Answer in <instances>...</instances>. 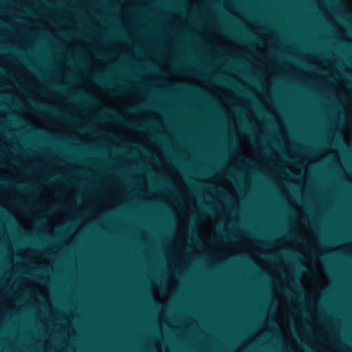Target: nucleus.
I'll use <instances>...</instances> for the list:
<instances>
[{"label":"nucleus","instance_id":"f257e3e1","mask_svg":"<svg viewBox=\"0 0 352 352\" xmlns=\"http://www.w3.org/2000/svg\"><path fill=\"white\" fill-rule=\"evenodd\" d=\"M117 120L118 122H120L122 124H124L126 126H130L131 128H133V129H143L144 128V126L138 125L135 122L125 120L121 118L120 117H117Z\"/></svg>","mask_w":352,"mask_h":352},{"label":"nucleus","instance_id":"f03ea898","mask_svg":"<svg viewBox=\"0 0 352 352\" xmlns=\"http://www.w3.org/2000/svg\"><path fill=\"white\" fill-rule=\"evenodd\" d=\"M35 105L38 109H40L41 111L56 113V111L54 109L50 108V107L44 105L43 104L36 103Z\"/></svg>","mask_w":352,"mask_h":352},{"label":"nucleus","instance_id":"7ed1b4c3","mask_svg":"<svg viewBox=\"0 0 352 352\" xmlns=\"http://www.w3.org/2000/svg\"><path fill=\"white\" fill-rule=\"evenodd\" d=\"M97 80H98L100 82H101V84L104 85V83L102 81V80H101L100 78H97Z\"/></svg>","mask_w":352,"mask_h":352},{"label":"nucleus","instance_id":"20e7f679","mask_svg":"<svg viewBox=\"0 0 352 352\" xmlns=\"http://www.w3.org/2000/svg\"><path fill=\"white\" fill-rule=\"evenodd\" d=\"M122 88L119 87L117 89L116 91H122Z\"/></svg>","mask_w":352,"mask_h":352},{"label":"nucleus","instance_id":"39448f33","mask_svg":"<svg viewBox=\"0 0 352 352\" xmlns=\"http://www.w3.org/2000/svg\"><path fill=\"white\" fill-rule=\"evenodd\" d=\"M193 233L195 234V238L197 239V235L196 234V233L195 232H193Z\"/></svg>","mask_w":352,"mask_h":352}]
</instances>
